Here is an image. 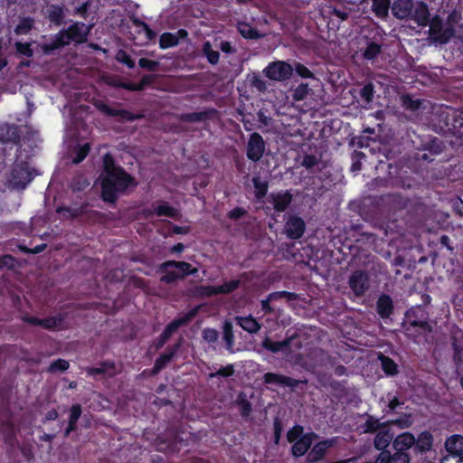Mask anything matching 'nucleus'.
Masks as SVG:
<instances>
[{
    "label": "nucleus",
    "instance_id": "nucleus-54",
    "mask_svg": "<svg viewBox=\"0 0 463 463\" xmlns=\"http://www.w3.org/2000/svg\"><path fill=\"white\" fill-rule=\"evenodd\" d=\"M16 51L27 57H31L33 55V51L30 48L29 43H15Z\"/></svg>",
    "mask_w": 463,
    "mask_h": 463
},
{
    "label": "nucleus",
    "instance_id": "nucleus-17",
    "mask_svg": "<svg viewBox=\"0 0 463 463\" xmlns=\"http://www.w3.org/2000/svg\"><path fill=\"white\" fill-rule=\"evenodd\" d=\"M393 439V433L385 426L380 430L374 438V447L378 450L385 449Z\"/></svg>",
    "mask_w": 463,
    "mask_h": 463
},
{
    "label": "nucleus",
    "instance_id": "nucleus-9",
    "mask_svg": "<svg viewBox=\"0 0 463 463\" xmlns=\"http://www.w3.org/2000/svg\"><path fill=\"white\" fill-rule=\"evenodd\" d=\"M316 437L314 433H307L298 440L293 442L291 449L294 457H301L307 453L313 443V439Z\"/></svg>",
    "mask_w": 463,
    "mask_h": 463
},
{
    "label": "nucleus",
    "instance_id": "nucleus-57",
    "mask_svg": "<svg viewBox=\"0 0 463 463\" xmlns=\"http://www.w3.org/2000/svg\"><path fill=\"white\" fill-rule=\"evenodd\" d=\"M200 294L202 296H205V297H211V296H213V295H218L219 294L218 287H216V286H204V287H201Z\"/></svg>",
    "mask_w": 463,
    "mask_h": 463
},
{
    "label": "nucleus",
    "instance_id": "nucleus-62",
    "mask_svg": "<svg viewBox=\"0 0 463 463\" xmlns=\"http://www.w3.org/2000/svg\"><path fill=\"white\" fill-rule=\"evenodd\" d=\"M14 260L10 255H5L0 259V268L8 267L11 268L14 266Z\"/></svg>",
    "mask_w": 463,
    "mask_h": 463
},
{
    "label": "nucleus",
    "instance_id": "nucleus-51",
    "mask_svg": "<svg viewBox=\"0 0 463 463\" xmlns=\"http://www.w3.org/2000/svg\"><path fill=\"white\" fill-rule=\"evenodd\" d=\"M81 415V407L80 404H74L72 405L71 409V415H70V419H69V422H71V424H75L77 423L78 420L80 419Z\"/></svg>",
    "mask_w": 463,
    "mask_h": 463
},
{
    "label": "nucleus",
    "instance_id": "nucleus-18",
    "mask_svg": "<svg viewBox=\"0 0 463 463\" xmlns=\"http://www.w3.org/2000/svg\"><path fill=\"white\" fill-rule=\"evenodd\" d=\"M169 267H175L180 271V278H184L187 275H194L198 272V269L192 268L191 265L185 261L169 260L162 264V269H166Z\"/></svg>",
    "mask_w": 463,
    "mask_h": 463
},
{
    "label": "nucleus",
    "instance_id": "nucleus-52",
    "mask_svg": "<svg viewBox=\"0 0 463 463\" xmlns=\"http://www.w3.org/2000/svg\"><path fill=\"white\" fill-rule=\"evenodd\" d=\"M117 60L121 62V63H124L126 64L128 68H134L135 66V62L134 61L131 60V58L127 54L126 52L124 51H119L117 54Z\"/></svg>",
    "mask_w": 463,
    "mask_h": 463
},
{
    "label": "nucleus",
    "instance_id": "nucleus-49",
    "mask_svg": "<svg viewBox=\"0 0 463 463\" xmlns=\"http://www.w3.org/2000/svg\"><path fill=\"white\" fill-rule=\"evenodd\" d=\"M281 298H287L289 300H294L297 298V295L292 292L288 291H278V292H272L269 295V300H278Z\"/></svg>",
    "mask_w": 463,
    "mask_h": 463
},
{
    "label": "nucleus",
    "instance_id": "nucleus-32",
    "mask_svg": "<svg viewBox=\"0 0 463 463\" xmlns=\"http://www.w3.org/2000/svg\"><path fill=\"white\" fill-rule=\"evenodd\" d=\"M390 0H373V10L379 17H385L388 14Z\"/></svg>",
    "mask_w": 463,
    "mask_h": 463
},
{
    "label": "nucleus",
    "instance_id": "nucleus-41",
    "mask_svg": "<svg viewBox=\"0 0 463 463\" xmlns=\"http://www.w3.org/2000/svg\"><path fill=\"white\" fill-rule=\"evenodd\" d=\"M240 280L234 279L228 282H224L222 285L218 286L219 294H229L238 288Z\"/></svg>",
    "mask_w": 463,
    "mask_h": 463
},
{
    "label": "nucleus",
    "instance_id": "nucleus-22",
    "mask_svg": "<svg viewBox=\"0 0 463 463\" xmlns=\"http://www.w3.org/2000/svg\"><path fill=\"white\" fill-rule=\"evenodd\" d=\"M389 424V422H381L378 419L371 416V415H367L366 417V420L365 422L361 426V428L363 429V431L364 433H373V432H375V431H379L380 430H382L383 428H384L385 426H387Z\"/></svg>",
    "mask_w": 463,
    "mask_h": 463
},
{
    "label": "nucleus",
    "instance_id": "nucleus-25",
    "mask_svg": "<svg viewBox=\"0 0 463 463\" xmlns=\"http://www.w3.org/2000/svg\"><path fill=\"white\" fill-rule=\"evenodd\" d=\"M377 311L382 317H388L392 312V301L389 296L383 295L377 301Z\"/></svg>",
    "mask_w": 463,
    "mask_h": 463
},
{
    "label": "nucleus",
    "instance_id": "nucleus-55",
    "mask_svg": "<svg viewBox=\"0 0 463 463\" xmlns=\"http://www.w3.org/2000/svg\"><path fill=\"white\" fill-rule=\"evenodd\" d=\"M373 86L372 84H367L365 85L362 90H361V97L366 101V102H370L373 99Z\"/></svg>",
    "mask_w": 463,
    "mask_h": 463
},
{
    "label": "nucleus",
    "instance_id": "nucleus-20",
    "mask_svg": "<svg viewBox=\"0 0 463 463\" xmlns=\"http://www.w3.org/2000/svg\"><path fill=\"white\" fill-rule=\"evenodd\" d=\"M235 320L238 325L250 334H256L261 328V325L252 317H236Z\"/></svg>",
    "mask_w": 463,
    "mask_h": 463
},
{
    "label": "nucleus",
    "instance_id": "nucleus-59",
    "mask_svg": "<svg viewBox=\"0 0 463 463\" xmlns=\"http://www.w3.org/2000/svg\"><path fill=\"white\" fill-rule=\"evenodd\" d=\"M296 71H297V73L299 76H301L303 78H310V77H312L311 71L307 67H305L302 64H298L296 66Z\"/></svg>",
    "mask_w": 463,
    "mask_h": 463
},
{
    "label": "nucleus",
    "instance_id": "nucleus-4",
    "mask_svg": "<svg viewBox=\"0 0 463 463\" xmlns=\"http://www.w3.org/2000/svg\"><path fill=\"white\" fill-rule=\"evenodd\" d=\"M265 143L262 137L258 133H253L248 142L247 156L249 159L259 161L264 153Z\"/></svg>",
    "mask_w": 463,
    "mask_h": 463
},
{
    "label": "nucleus",
    "instance_id": "nucleus-3",
    "mask_svg": "<svg viewBox=\"0 0 463 463\" xmlns=\"http://www.w3.org/2000/svg\"><path fill=\"white\" fill-rule=\"evenodd\" d=\"M293 69L290 64L285 61H275L270 63L265 70L266 77L272 80H284L292 74Z\"/></svg>",
    "mask_w": 463,
    "mask_h": 463
},
{
    "label": "nucleus",
    "instance_id": "nucleus-2",
    "mask_svg": "<svg viewBox=\"0 0 463 463\" xmlns=\"http://www.w3.org/2000/svg\"><path fill=\"white\" fill-rule=\"evenodd\" d=\"M90 28L83 23H75L67 30L58 33L51 43L42 45L44 53L49 54L51 52L67 45L71 42L80 43L87 40Z\"/></svg>",
    "mask_w": 463,
    "mask_h": 463
},
{
    "label": "nucleus",
    "instance_id": "nucleus-29",
    "mask_svg": "<svg viewBox=\"0 0 463 463\" xmlns=\"http://www.w3.org/2000/svg\"><path fill=\"white\" fill-rule=\"evenodd\" d=\"M237 28L241 36L246 39H259L262 37L256 29L247 23H238Z\"/></svg>",
    "mask_w": 463,
    "mask_h": 463
},
{
    "label": "nucleus",
    "instance_id": "nucleus-58",
    "mask_svg": "<svg viewBox=\"0 0 463 463\" xmlns=\"http://www.w3.org/2000/svg\"><path fill=\"white\" fill-rule=\"evenodd\" d=\"M441 463H463V455H446L441 459Z\"/></svg>",
    "mask_w": 463,
    "mask_h": 463
},
{
    "label": "nucleus",
    "instance_id": "nucleus-7",
    "mask_svg": "<svg viewBox=\"0 0 463 463\" xmlns=\"http://www.w3.org/2000/svg\"><path fill=\"white\" fill-rule=\"evenodd\" d=\"M305 228L304 221L297 216L288 217L285 224L286 234L290 239L300 238L305 232Z\"/></svg>",
    "mask_w": 463,
    "mask_h": 463
},
{
    "label": "nucleus",
    "instance_id": "nucleus-38",
    "mask_svg": "<svg viewBox=\"0 0 463 463\" xmlns=\"http://www.w3.org/2000/svg\"><path fill=\"white\" fill-rule=\"evenodd\" d=\"M28 321L31 324L42 326H43L45 328H53V327L57 326L59 325V323H60L54 317H51V318H47V319H43V320H41V319H38V318H30V319H28Z\"/></svg>",
    "mask_w": 463,
    "mask_h": 463
},
{
    "label": "nucleus",
    "instance_id": "nucleus-43",
    "mask_svg": "<svg viewBox=\"0 0 463 463\" xmlns=\"http://www.w3.org/2000/svg\"><path fill=\"white\" fill-rule=\"evenodd\" d=\"M308 92H309L308 85L302 83V84L298 85L294 90L293 98L295 100H298V101L303 100L307 97Z\"/></svg>",
    "mask_w": 463,
    "mask_h": 463
},
{
    "label": "nucleus",
    "instance_id": "nucleus-33",
    "mask_svg": "<svg viewBox=\"0 0 463 463\" xmlns=\"http://www.w3.org/2000/svg\"><path fill=\"white\" fill-rule=\"evenodd\" d=\"M288 344V340L281 342H273L269 337H265L264 340L262 341V346L272 353H278L281 351L283 348L287 347Z\"/></svg>",
    "mask_w": 463,
    "mask_h": 463
},
{
    "label": "nucleus",
    "instance_id": "nucleus-5",
    "mask_svg": "<svg viewBox=\"0 0 463 463\" xmlns=\"http://www.w3.org/2000/svg\"><path fill=\"white\" fill-rule=\"evenodd\" d=\"M32 180V175L25 165H18L12 171L9 182L14 188L24 189Z\"/></svg>",
    "mask_w": 463,
    "mask_h": 463
},
{
    "label": "nucleus",
    "instance_id": "nucleus-27",
    "mask_svg": "<svg viewBox=\"0 0 463 463\" xmlns=\"http://www.w3.org/2000/svg\"><path fill=\"white\" fill-rule=\"evenodd\" d=\"M46 15L52 23L59 25L64 18V12L59 5H50L46 9Z\"/></svg>",
    "mask_w": 463,
    "mask_h": 463
},
{
    "label": "nucleus",
    "instance_id": "nucleus-30",
    "mask_svg": "<svg viewBox=\"0 0 463 463\" xmlns=\"http://www.w3.org/2000/svg\"><path fill=\"white\" fill-rule=\"evenodd\" d=\"M291 202V196L288 194H279L273 196V204L275 210L283 212Z\"/></svg>",
    "mask_w": 463,
    "mask_h": 463
},
{
    "label": "nucleus",
    "instance_id": "nucleus-36",
    "mask_svg": "<svg viewBox=\"0 0 463 463\" xmlns=\"http://www.w3.org/2000/svg\"><path fill=\"white\" fill-rule=\"evenodd\" d=\"M380 359L382 367L387 374L393 375L397 373V365L392 359L386 356H381Z\"/></svg>",
    "mask_w": 463,
    "mask_h": 463
},
{
    "label": "nucleus",
    "instance_id": "nucleus-12",
    "mask_svg": "<svg viewBox=\"0 0 463 463\" xmlns=\"http://www.w3.org/2000/svg\"><path fill=\"white\" fill-rule=\"evenodd\" d=\"M186 36L187 32L183 29L178 30L175 33H164L160 36L159 46L161 49H167L176 46L179 43V41L185 38Z\"/></svg>",
    "mask_w": 463,
    "mask_h": 463
},
{
    "label": "nucleus",
    "instance_id": "nucleus-48",
    "mask_svg": "<svg viewBox=\"0 0 463 463\" xmlns=\"http://www.w3.org/2000/svg\"><path fill=\"white\" fill-rule=\"evenodd\" d=\"M401 100L402 103V106L405 109L415 110L420 108V101L419 100H413L410 96L403 95L401 97Z\"/></svg>",
    "mask_w": 463,
    "mask_h": 463
},
{
    "label": "nucleus",
    "instance_id": "nucleus-26",
    "mask_svg": "<svg viewBox=\"0 0 463 463\" xmlns=\"http://www.w3.org/2000/svg\"><path fill=\"white\" fill-rule=\"evenodd\" d=\"M178 348L179 345H175V346L171 351H167L161 354L155 363L153 373H157L163 367H165V365L169 363L173 356L175 354Z\"/></svg>",
    "mask_w": 463,
    "mask_h": 463
},
{
    "label": "nucleus",
    "instance_id": "nucleus-16",
    "mask_svg": "<svg viewBox=\"0 0 463 463\" xmlns=\"http://www.w3.org/2000/svg\"><path fill=\"white\" fill-rule=\"evenodd\" d=\"M410 456L407 452H398L391 455L389 451H383L376 463H410Z\"/></svg>",
    "mask_w": 463,
    "mask_h": 463
},
{
    "label": "nucleus",
    "instance_id": "nucleus-19",
    "mask_svg": "<svg viewBox=\"0 0 463 463\" xmlns=\"http://www.w3.org/2000/svg\"><path fill=\"white\" fill-rule=\"evenodd\" d=\"M445 447L448 455H463V436L452 435L446 440Z\"/></svg>",
    "mask_w": 463,
    "mask_h": 463
},
{
    "label": "nucleus",
    "instance_id": "nucleus-53",
    "mask_svg": "<svg viewBox=\"0 0 463 463\" xmlns=\"http://www.w3.org/2000/svg\"><path fill=\"white\" fill-rule=\"evenodd\" d=\"M138 64L140 67L145 68L150 71H154L156 70L158 66V62L156 61H151L146 58H141L138 61Z\"/></svg>",
    "mask_w": 463,
    "mask_h": 463
},
{
    "label": "nucleus",
    "instance_id": "nucleus-31",
    "mask_svg": "<svg viewBox=\"0 0 463 463\" xmlns=\"http://www.w3.org/2000/svg\"><path fill=\"white\" fill-rule=\"evenodd\" d=\"M154 213L157 216H166L175 219L179 215L178 211L167 203H162L155 207Z\"/></svg>",
    "mask_w": 463,
    "mask_h": 463
},
{
    "label": "nucleus",
    "instance_id": "nucleus-46",
    "mask_svg": "<svg viewBox=\"0 0 463 463\" xmlns=\"http://www.w3.org/2000/svg\"><path fill=\"white\" fill-rule=\"evenodd\" d=\"M234 373V368L232 364H228L225 367L220 368L215 373H211L209 374L210 378H213L216 376H222V377H228Z\"/></svg>",
    "mask_w": 463,
    "mask_h": 463
},
{
    "label": "nucleus",
    "instance_id": "nucleus-61",
    "mask_svg": "<svg viewBox=\"0 0 463 463\" xmlns=\"http://www.w3.org/2000/svg\"><path fill=\"white\" fill-rule=\"evenodd\" d=\"M317 164V159L314 156H306L303 158L302 165L307 168H311Z\"/></svg>",
    "mask_w": 463,
    "mask_h": 463
},
{
    "label": "nucleus",
    "instance_id": "nucleus-35",
    "mask_svg": "<svg viewBox=\"0 0 463 463\" xmlns=\"http://www.w3.org/2000/svg\"><path fill=\"white\" fill-rule=\"evenodd\" d=\"M33 25V20L31 18H23L15 28L17 34H26L31 31Z\"/></svg>",
    "mask_w": 463,
    "mask_h": 463
},
{
    "label": "nucleus",
    "instance_id": "nucleus-50",
    "mask_svg": "<svg viewBox=\"0 0 463 463\" xmlns=\"http://www.w3.org/2000/svg\"><path fill=\"white\" fill-rule=\"evenodd\" d=\"M90 152V145L84 144L83 146H80L77 149V156L73 158V163L78 164L81 162L89 154Z\"/></svg>",
    "mask_w": 463,
    "mask_h": 463
},
{
    "label": "nucleus",
    "instance_id": "nucleus-23",
    "mask_svg": "<svg viewBox=\"0 0 463 463\" xmlns=\"http://www.w3.org/2000/svg\"><path fill=\"white\" fill-rule=\"evenodd\" d=\"M193 317V314H188L185 317L175 319L164 330L162 335L165 339H169L170 336L182 326L185 325Z\"/></svg>",
    "mask_w": 463,
    "mask_h": 463
},
{
    "label": "nucleus",
    "instance_id": "nucleus-21",
    "mask_svg": "<svg viewBox=\"0 0 463 463\" xmlns=\"http://www.w3.org/2000/svg\"><path fill=\"white\" fill-rule=\"evenodd\" d=\"M433 436L430 431H422L416 439L414 449L419 452H426L431 449Z\"/></svg>",
    "mask_w": 463,
    "mask_h": 463
},
{
    "label": "nucleus",
    "instance_id": "nucleus-28",
    "mask_svg": "<svg viewBox=\"0 0 463 463\" xmlns=\"http://www.w3.org/2000/svg\"><path fill=\"white\" fill-rule=\"evenodd\" d=\"M96 107L100 110L102 111L103 113L107 114V115H109V116H118V115H120L122 116L124 118H127L128 120H133L135 118H137L138 117H136V116H130L128 112L127 111H123V110H117V109H110L108 105L104 104L103 102L101 101H98L96 103Z\"/></svg>",
    "mask_w": 463,
    "mask_h": 463
},
{
    "label": "nucleus",
    "instance_id": "nucleus-40",
    "mask_svg": "<svg viewBox=\"0 0 463 463\" xmlns=\"http://www.w3.org/2000/svg\"><path fill=\"white\" fill-rule=\"evenodd\" d=\"M202 337L204 342L213 344L218 340L219 333L216 329L207 327L202 331Z\"/></svg>",
    "mask_w": 463,
    "mask_h": 463
},
{
    "label": "nucleus",
    "instance_id": "nucleus-1",
    "mask_svg": "<svg viewBox=\"0 0 463 463\" xmlns=\"http://www.w3.org/2000/svg\"><path fill=\"white\" fill-rule=\"evenodd\" d=\"M103 165L102 198L106 202L114 203L118 194L123 193L133 180L122 168L115 166L109 154L104 156Z\"/></svg>",
    "mask_w": 463,
    "mask_h": 463
},
{
    "label": "nucleus",
    "instance_id": "nucleus-13",
    "mask_svg": "<svg viewBox=\"0 0 463 463\" xmlns=\"http://www.w3.org/2000/svg\"><path fill=\"white\" fill-rule=\"evenodd\" d=\"M413 5L412 0H395L392 6V14L399 19L410 17Z\"/></svg>",
    "mask_w": 463,
    "mask_h": 463
},
{
    "label": "nucleus",
    "instance_id": "nucleus-6",
    "mask_svg": "<svg viewBox=\"0 0 463 463\" xmlns=\"http://www.w3.org/2000/svg\"><path fill=\"white\" fill-rule=\"evenodd\" d=\"M337 442V438H332L329 439L323 440L316 444L311 451L307 455L308 462H316L322 459L328 449L335 446Z\"/></svg>",
    "mask_w": 463,
    "mask_h": 463
},
{
    "label": "nucleus",
    "instance_id": "nucleus-37",
    "mask_svg": "<svg viewBox=\"0 0 463 463\" xmlns=\"http://www.w3.org/2000/svg\"><path fill=\"white\" fill-rule=\"evenodd\" d=\"M237 403L240 406L241 412L243 416H248L251 411V405L247 400L246 394L240 393L237 398Z\"/></svg>",
    "mask_w": 463,
    "mask_h": 463
},
{
    "label": "nucleus",
    "instance_id": "nucleus-56",
    "mask_svg": "<svg viewBox=\"0 0 463 463\" xmlns=\"http://www.w3.org/2000/svg\"><path fill=\"white\" fill-rule=\"evenodd\" d=\"M204 113H190L182 116V119L187 122H197L203 119Z\"/></svg>",
    "mask_w": 463,
    "mask_h": 463
},
{
    "label": "nucleus",
    "instance_id": "nucleus-47",
    "mask_svg": "<svg viewBox=\"0 0 463 463\" xmlns=\"http://www.w3.org/2000/svg\"><path fill=\"white\" fill-rule=\"evenodd\" d=\"M381 47L376 43H371L368 45L366 50L364 51V56L367 60L374 59L380 52Z\"/></svg>",
    "mask_w": 463,
    "mask_h": 463
},
{
    "label": "nucleus",
    "instance_id": "nucleus-8",
    "mask_svg": "<svg viewBox=\"0 0 463 463\" xmlns=\"http://www.w3.org/2000/svg\"><path fill=\"white\" fill-rule=\"evenodd\" d=\"M349 285L355 295L361 296L368 288V276L363 271H355L350 277Z\"/></svg>",
    "mask_w": 463,
    "mask_h": 463
},
{
    "label": "nucleus",
    "instance_id": "nucleus-42",
    "mask_svg": "<svg viewBox=\"0 0 463 463\" xmlns=\"http://www.w3.org/2000/svg\"><path fill=\"white\" fill-rule=\"evenodd\" d=\"M389 424H394L398 426L400 429H408L410 428L413 421L411 420V416L410 414L403 415L402 417H400L394 420L388 421Z\"/></svg>",
    "mask_w": 463,
    "mask_h": 463
},
{
    "label": "nucleus",
    "instance_id": "nucleus-64",
    "mask_svg": "<svg viewBox=\"0 0 463 463\" xmlns=\"http://www.w3.org/2000/svg\"><path fill=\"white\" fill-rule=\"evenodd\" d=\"M244 214V211L241 208H236L229 213V217L232 219H239Z\"/></svg>",
    "mask_w": 463,
    "mask_h": 463
},
{
    "label": "nucleus",
    "instance_id": "nucleus-11",
    "mask_svg": "<svg viewBox=\"0 0 463 463\" xmlns=\"http://www.w3.org/2000/svg\"><path fill=\"white\" fill-rule=\"evenodd\" d=\"M410 17H411L418 25L426 26L430 21V13L427 5L423 2L414 4Z\"/></svg>",
    "mask_w": 463,
    "mask_h": 463
},
{
    "label": "nucleus",
    "instance_id": "nucleus-63",
    "mask_svg": "<svg viewBox=\"0 0 463 463\" xmlns=\"http://www.w3.org/2000/svg\"><path fill=\"white\" fill-rule=\"evenodd\" d=\"M252 84L259 90H264L266 89L265 82L258 77H254Z\"/></svg>",
    "mask_w": 463,
    "mask_h": 463
},
{
    "label": "nucleus",
    "instance_id": "nucleus-15",
    "mask_svg": "<svg viewBox=\"0 0 463 463\" xmlns=\"http://www.w3.org/2000/svg\"><path fill=\"white\" fill-rule=\"evenodd\" d=\"M86 372L89 375L104 374L107 377H112L118 373V369L113 362H105L98 367H88Z\"/></svg>",
    "mask_w": 463,
    "mask_h": 463
},
{
    "label": "nucleus",
    "instance_id": "nucleus-44",
    "mask_svg": "<svg viewBox=\"0 0 463 463\" xmlns=\"http://www.w3.org/2000/svg\"><path fill=\"white\" fill-rule=\"evenodd\" d=\"M69 368V362L63 359H58L52 363L49 366V372H63Z\"/></svg>",
    "mask_w": 463,
    "mask_h": 463
},
{
    "label": "nucleus",
    "instance_id": "nucleus-45",
    "mask_svg": "<svg viewBox=\"0 0 463 463\" xmlns=\"http://www.w3.org/2000/svg\"><path fill=\"white\" fill-rule=\"evenodd\" d=\"M253 184L256 188V196L258 198L263 197L267 193V184L264 182H261L260 177H254L253 178Z\"/></svg>",
    "mask_w": 463,
    "mask_h": 463
},
{
    "label": "nucleus",
    "instance_id": "nucleus-60",
    "mask_svg": "<svg viewBox=\"0 0 463 463\" xmlns=\"http://www.w3.org/2000/svg\"><path fill=\"white\" fill-rule=\"evenodd\" d=\"M179 277V274L175 271H168L165 276L161 278V280L165 283H173Z\"/></svg>",
    "mask_w": 463,
    "mask_h": 463
},
{
    "label": "nucleus",
    "instance_id": "nucleus-34",
    "mask_svg": "<svg viewBox=\"0 0 463 463\" xmlns=\"http://www.w3.org/2000/svg\"><path fill=\"white\" fill-rule=\"evenodd\" d=\"M203 52L207 57V60L212 64H216L219 61L220 54L217 51L213 50L209 42H206L203 46Z\"/></svg>",
    "mask_w": 463,
    "mask_h": 463
},
{
    "label": "nucleus",
    "instance_id": "nucleus-24",
    "mask_svg": "<svg viewBox=\"0 0 463 463\" xmlns=\"http://www.w3.org/2000/svg\"><path fill=\"white\" fill-rule=\"evenodd\" d=\"M222 339L226 344V348L230 353H234V334L232 330V324L230 321H225L222 326Z\"/></svg>",
    "mask_w": 463,
    "mask_h": 463
},
{
    "label": "nucleus",
    "instance_id": "nucleus-39",
    "mask_svg": "<svg viewBox=\"0 0 463 463\" xmlns=\"http://www.w3.org/2000/svg\"><path fill=\"white\" fill-rule=\"evenodd\" d=\"M304 429L302 426L296 425L292 429H290L287 433V439L288 442L293 443L298 440L301 437L305 436Z\"/></svg>",
    "mask_w": 463,
    "mask_h": 463
},
{
    "label": "nucleus",
    "instance_id": "nucleus-14",
    "mask_svg": "<svg viewBox=\"0 0 463 463\" xmlns=\"http://www.w3.org/2000/svg\"><path fill=\"white\" fill-rule=\"evenodd\" d=\"M263 379L266 383H275L279 385L289 386L292 388L297 387L301 383L300 381L292 379L290 377L272 373H265Z\"/></svg>",
    "mask_w": 463,
    "mask_h": 463
},
{
    "label": "nucleus",
    "instance_id": "nucleus-10",
    "mask_svg": "<svg viewBox=\"0 0 463 463\" xmlns=\"http://www.w3.org/2000/svg\"><path fill=\"white\" fill-rule=\"evenodd\" d=\"M416 438L411 432L399 434L392 441V447L395 451L406 452L409 449L415 446Z\"/></svg>",
    "mask_w": 463,
    "mask_h": 463
}]
</instances>
